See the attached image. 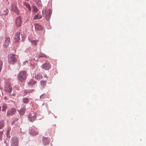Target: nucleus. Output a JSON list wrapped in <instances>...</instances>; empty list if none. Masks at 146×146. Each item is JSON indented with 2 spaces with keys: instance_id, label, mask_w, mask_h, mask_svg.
<instances>
[{
  "instance_id": "obj_1",
  "label": "nucleus",
  "mask_w": 146,
  "mask_h": 146,
  "mask_svg": "<svg viewBox=\"0 0 146 146\" xmlns=\"http://www.w3.org/2000/svg\"><path fill=\"white\" fill-rule=\"evenodd\" d=\"M27 76V74L26 71H21L18 74L17 78L20 81L23 82L25 80Z\"/></svg>"
},
{
  "instance_id": "obj_17",
  "label": "nucleus",
  "mask_w": 146,
  "mask_h": 146,
  "mask_svg": "<svg viewBox=\"0 0 146 146\" xmlns=\"http://www.w3.org/2000/svg\"><path fill=\"white\" fill-rule=\"evenodd\" d=\"M42 77V75L40 73L37 74L35 76V78L37 80L41 79Z\"/></svg>"
},
{
  "instance_id": "obj_10",
  "label": "nucleus",
  "mask_w": 146,
  "mask_h": 146,
  "mask_svg": "<svg viewBox=\"0 0 146 146\" xmlns=\"http://www.w3.org/2000/svg\"><path fill=\"white\" fill-rule=\"evenodd\" d=\"M22 22V20L20 17H18L16 18L15 21V23L17 27L20 26L21 25Z\"/></svg>"
},
{
  "instance_id": "obj_2",
  "label": "nucleus",
  "mask_w": 146,
  "mask_h": 146,
  "mask_svg": "<svg viewBox=\"0 0 146 146\" xmlns=\"http://www.w3.org/2000/svg\"><path fill=\"white\" fill-rule=\"evenodd\" d=\"M42 16L45 17L46 19L48 21L49 20L52 13V11L50 9L47 10L46 9H44L42 11Z\"/></svg>"
},
{
  "instance_id": "obj_39",
  "label": "nucleus",
  "mask_w": 146,
  "mask_h": 146,
  "mask_svg": "<svg viewBox=\"0 0 146 146\" xmlns=\"http://www.w3.org/2000/svg\"><path fill=\"white\" fill-rule=\"evenodd\" d=\"M26 62H27V63L28 62V61H26L25 62V63Z\"/></svg>"
},
{
  "instance_id": "obj_21",
  "label": "nucleus",
  "mask_w": 146,
  "mask_h": 146,
  "mask_svg": "<svg viewBox=\"0 0 146 146\" xmlns=\"http://www.w3.org/2000/svg\"><path fill=\"white\" fill-rule=\"evenodd\" d=\"M23 101L24 103L27 104L29 102V98H24L23 99Z\"/></svg>"
},
{
  "instance_id": "obj_20",
  "label": "nucleus",
  "mask_w": 146,
  "mask_h": 146,
  "mask_svg": "<svg viewBox=\"0 0 146 146\" xmlns=\"http://www.w3.org/2000/svg\"><path fill=\"white\" fill-rule=\"evenodd\" d=\"M23 3L24 5L29 10L31 11V8L30 5L26 2H24Z\"/></svg>"
},
{
  "instance_id": "obj_38",
  "label": "nucleus",
  "mask_w": 146,
  "mask_h": 146,
  "mask_svg": "<svg viewBox=\"0 0 146 146\" xmlns=\"http://www.w3.org/2000/svg\"><path fill=\"white\" fill-rule=\"evenodd\" d=\"M31 82H30V84H32V83H31Z\"/></svg>"
},
{
  "instance_id": "obj_31",
  "label": "nucleus",
  "mask_w": 146,
  "mask_h": 146,
  "mask_svg": "<svg viewBox=\"0 0 146 146\" xmlns=\"http://www.w3.org/2000/svg\"><path fill=\"white\" fill-rule=\"evenodd\" d=\"M45 96V95L44 94L42 95L40 97V98H43Z\"/></svg>"
},
{
  "instance_id": "obj_5",
  "label": "nucleus",
  "mask_w": 146,
  "mask_h": 146,
  "mask_svg": "<svg viewBox=\"0 0 146 146\" xmlns=\"http://www.w3.org/2000/svg\"><path fill=\"white\" fill-rule=\"evenodd\" d=\"M42 68L45 70H48L51 68V65L48 61H46L42 66Z\"/></svg>"
},
{
  "instance_id": "obj_26",
  "label": "nucleus",
  "mask_w": 146,
  "mask_h": 146,
  "mask_svg": "<svg viewBox=\"0 0 146 146\" xmlns=\"http://www.w3.org/2000/svg\"><path fill=\"white\" fill-rule=\"evenodd\" d=\"M40 83L42 86L43 87H44L46 85V82L45 81L41 80L40 81Z\"/></svg>"
},
{
  "instance_id": "obj_11",
  "label": "nucleus",
  "mask_w": 146,
  "mask_h": 146,
  "mask_svg": "<svg viewBox=\"0 0 146 146\" xmlns=\"http://www.w3.org/2000/svg\"><path fill=\"white\" fill-rule=\"evenodd\" d=\"M38 133V130L36 128L32 129L30 131V133L33 136L36 135Z\"/></svg>"
},
{
  "instance_id": "obj_9",
  "label": "nucleus",
  "mask_w": 146,
  "mask_h": 146,
  "mask_svg": "<svg viewBox=\"0 0 146 146\" xmlns=\"http://www.w3.org/2000/svg\"><path fill=\"white\" fill-rule=\"evenodd\" d=\"M20 33L19 32H17L15 33L13 37L14 41L16 42H18L20 40Z\"/></svg>"
},
{
  "instance_id": "obj_3",
  "label": "nucleus",
  "mask_w": 146,
  "mask_h": 146,
  "mask_svg": "<svg viewBox=\"0 0 146 146\" xmlns=\"http://www.w3.org/2000/svg\"><path fill=\"white\" fill-rule=\"evenodd\" d=\"M16 61L14 55L11 54L8 56V62L9 63L13 64Z\"/></svg>"
},
{
  "instance_id": "obj_28",
  "label": "nucleus",
  "mask_w": 146,
  "mask_h": 146,
  "mask_svg": "<svg viewBox=\"0 0 146 146\" xmlns=\"http://www.w3.org/2000/svg\"><path fill=\"white\" fill-rule=\"evenodd\" d=\"M37 42L38 40H33L31 41L32 44L35 45H36L37 44Z\"/></svg>"
},
{
  "instance_id": "obj_13",
  "label": "nucleus",
  "mask_w": 146,
  "mask_h": 146,
  "mask_svg": "<svg viewBox=\"0 0 146 146\" xmlns=\"http://www.w3.org/2000/svg\"><path fill=\"white\" fill-rule=\"evenodd\" d=\"M10 42V38L9 37L6 38L5 42L4 44V46L5 47H7L9 44Z\"/></svg>"
},
{
  "instance_id": "obj_8",
  "label": "nucleus",
  "mask_w": 146,
  "mask_h": 146,
  "mask_svg": "<svg viewBox=\"0 0 146 146\" xmlns=\"http://www.w3.org/2000/svg\"><path fill=\"white\" fill-rule=\"evenodd\" d=\"M36 114L34 113H31L28 116L29 121L31 122L33 121L36 118Z\"/></svg>"
},
{
  "instance_id": "obj_29",
  "label": "nucleus",
  "mask_w": 146,
  "mask_h": 146,
  "mask_svg": "<svg viewBox=\"0 0 146 146\" xmlns=\"http://www.w3.org/2000/svg\"><path fill=\"white\" fill-rule=\"evenodd\" d=\"M3 65V62L2 61L0 60V71H1L2 68V66Z\"/></svg>"
},
{
  "instance_id": "obj_36",
  "label": "nucleus",
  "mask_w": 146,
  "mask_h": 146,
  "mask_svg": "<svg viewBox=\"0 0 146 146\" xmlns=\"http://www.w3.org/2000/svg\"><path fill=\"white\" fill-rule=\"evenodd\" d=\"M36 83V82L35 81H34L33 82V84H35Z\"/></svg>"
},
{
  "instance_id": "obj_16",
  "label": "nucleus",
  "mask_w": 146,
  "mask_h": 146,
  "mask_svg": "<svg viewBox=\"0 0 146 146\" xmlns=\"http://www.w3.org/2000/svg\"><path fill=\"white\" fill-rule=\"evenodd\" d=\"M11 130V128L10 127H8L7 131V133L6 135L7 137L10 138V132Z\"/></svg>"
},
{
  "instance_id": "obj_30",
  "label": "nucleus",
  "mask_w": 146,
  "mask_h": 146,
  "mask_svg": "<svg viewBox=\"0 0 146 146\" xmlns=\"http://www.w3.org/2000/svg\"><path fill=\"white\" fill-rule=\"evenodd\" d=\"M3 132L2 131H0V140H1V138H2V136L3 135Z\"/></svg>"
},
{
  "instance_id": "obj_37",
  "label": "nucleus",
  "mask_w": 146,
  "mask_h": 146,
  "mask_svg": "<svg viewBox=\"0 0 146 146\" xmlns=\"http://www.w3.org/2000/svg\"><path fill=\"white\" fill-rule=\"evenodd\" d=\"M5 15H7V13H6L5 14Z\"/></svg>"
},
{
  "instance_id": "obj_24",
  "label": "nucleus",
  "mask_w": 146,
  "mask_h": 146,
  "mask_svg": "<svg viewBox=\"0 0 146 146\" xmlns=\"http://www.w3.org/2000/svg\"><path fill=\"white\" fill-rule=\"evenodd\" d=\"M4 121L1 120L0 121V129L3 128L4 127Z\"/></svg>"
},
{
  "instance_id": "obj_23",
  "label": "nucleus",
  "mask_w": 146,
  "mask_h": 146,
  "mask_svg": "<svg viewBox=\"0 0 146 146\" xmlns=\"http://www.w3.org/2000/svg\"><path fill=\"white\" fill-rule=\"evenodd\" d=\"M2 109L3 111H5L7 108V105L6 104H3L2 106Z\"/></svg>"
},
{
  "instance_id": "obj_18",
  "label": "nucleus",
  "mask_w": 146,
  "mask_h": 146,
  "mask_svg": "<svg viewBox=\"0 0 146 146\" xmlns=\"http://www.w3.org/2000/svg\"><path fill=\"white\" fill-rule=\"evenodd\" d=\"M43 141L45 144H47L49 143V141L48 139L45 137H43Z\"/></svg>"
},
{
  "instance_id": "obj_14",
  "label": "nucleus",
  "mask_w": 146,
  "mask_h": 146,
  "mask_svg": "<svg viewBox=\"0 0 146 146\" xmlns=\"http://www.w3.org/2000/svg\"><path fill=\"white\" fill-rule=\"evenodd\" d=\"M35 26L36 30H41L43 29L42 27L39 24H35Z\"/></svg>"
},
{
  "instance_id": "obj_22",
  "label": "nucleus",
  "mask_w": 146,
  "mask_h": 146,
  "mask_svg": "<svg viewBox=\"0 0 146 146\" xmlns=\"http://www.w3.org/2000/svg\"><path fill=\"white\" fill-rule=\"evenodd\" d=\"M35 1L38 6L40 7L42 6V4L40 0H35Z\"/></svg>"
},
{
  "instance_id": "obj_33",
  "label": "nucleus",
  "mask_w": 146,
  "mask_h": 146,
  "mask_svg": "<svg viewBox=\"0 0 146 146\" xmlns=\"http://www.w3.org/2000/svg\"><path fill=\"white\" fill-rule=\"evenodd\" d=\"M11 96H15V93L13 94H11L10 95Z\"/></svg>"
},
{
  "instance_id": "obj_27",
  "label": "nucleus",
  "mask_w": 146,
  "mask_h": 146,
  "mask_svg": "<svg viewBox=\"0 0 146 146\" xmlns=\"http://www.w3.org/2000/svg\"><path fill=\"white\" fill-rule=\"evenodd\" d=\"M38 11V10L36 7L35 6H33V12L34 13H36Z\"/></svg>"
},
{
  "instance_id": "obj_35",
  "label": "nucleus",
  "mask_w": 146,
  "mask_h": 146,
  "mask_svg": "<svg viewBox=\"0 0 146 146\" xmlns=\"http://www.w3.org/2000/svg\"><path fill=\"white\" fill-rule=\"evenodd\" d=\"M44 77H45V78H47V75H44Z\"/></svg>"
},
{
  "instance_id": "obj_6",
  "label": "nucleus",
  "mask_w": 146,
  "mask_h": 146,
  "mask_svg": "<svg viewBox=\"0 0 146 146\" xmlns=\"http://www.w3.org/2000/svg\"><path fill=\"white\" fill-rule=\"evenodd\" d=\"M17 4L16 3L12 4L11 5V9L13 12H14L17 14H19V11L16 6Z\"/></svg>"
},
{
  "instance_id": "obj_12",
  "label": "nucleus",
  "mask_w": 146,
  "mask_h": 146,
  "mask_svg": "<svg viewBox=\"0 0 146 146\" xmlns=\"http://www.w3.org/2000/svg\"><path fill=\"white\" fill-rule=\"evenodd\" d=\"M16 110L15 109H12L9 110L7 112V115H12L14 114L16 112Z\"/></svg>"
},
{
  "instance_id": "obj_25",
  "label": "nucleus",
  "mask_w": 146,
  "mask_h": 146,
  "mask_svg": "<svg viewBox=\"0 0 146 146\" xmlns=\"http://www.w3.org/2000/svg\"><path fill=\"white\" fill-rule=\"evenodd\" d=\"M38 57L39 58L45 57L46 58V56L44 54L42 53H40L38 55Z\"/></svg>"
},
{
  "instance_id": "obj_15",
  "label": "nucleus",
  "mask_w": 146,
  "mask_h": 146,
  "mask_svg": "<svg viewBox=\"0 0 146 146\" xmlns=\"http://www.w3.org/2000/svg\"><path fill=\"white\" fill-rule=\"evenodd\" d=\"M25 111V107L21 109L19 111V113L21 115H23L24 114Z\"/></svg>"
},
{
  "instance_id": "obj_34",
  "label": "nucleus",
  "mask_w": 146,
  "mask_h": 146,
  "mask_svg": "<svg viewBox=\"0 0 146 146\" xmlns=\"http://www.w3.org/2000/svg\"><path fill=\"white\" fill-rule=\"evenodd\" d=\"M26 92V91H25V95H26V94H27L28 93H30V92H26V93H25Z\"/></svg>"
},
{
  "instance_id": "obj_7",
  "label": "nucleus",
  "mask_w": 146,
  "mask_h": 146,
  "mask_svg": "<svg viewBox=\"0 0 146 146\" xmlns=\"http://www.w3.org/2000/svg\"><path fill=\"white\" fill-rule=\"evenodd\" d=\"M4 90L7 92H11L12 90L11 85L9 83H6L5 85Z\"/></svg>"
},
{
  "instance_id": "obj_32",
  "label": "nucleus",
  "mask_w": 146,
  "mask_h": 146,
  "mask_svg": "<svg viewBox=\"0 0 146 146\" xmlns=\"http://www.w3.org/2000/svg\"><path fill=\"white\" fill-rule=\"evenodd\" d=\"M18 120L17 119H15V120H14L13 121L12 123V125H13V124L14 123L15 121H17Z\"/></svg>"
},
{
  "instance_id": "obj_19",
  "label": "nucleus",
  "mask_w": 146,
  "mask_h": 146,
  "mask_svg": "<svg viewBox=\"0 0 146 146\" xmlns=\"http://www.w3.org/2000/svg\"><path fill=\"white\" fill-rule=\"evenodd\" d=\"M42 18V16L38 13L37 15H35L34 18V19H41Z\"/></svg>"
},
{
  "instance_id": "obj_4",
  "label": "nucleus",
  "mask_w": 146,
  "mask_h": 146,
  "mask_svg": "<svg viewBox=\"0 0 146 146\" xmlns=\"http://www.w3.org/2000/svg\"><path fill=\"white\" fill-rule=\"evenodd\" d=\"M19 145V140L16 137L12 138L11 142V146H18Z\"/></svg>"
}]
</instances>
